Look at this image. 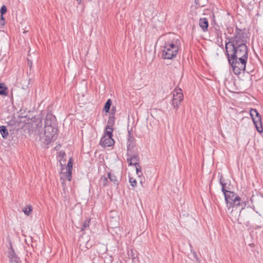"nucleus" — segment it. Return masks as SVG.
Listing matches in <instances>:
<instances>
[{
    "instance_id": "a211bd4d",
    "label": "nucleus",
    "mask_w": 263,
    "mask_h": 263,
    "mask_svg": "<svg viewBox=\"0 0 263 263\" xmlns=\"http://www.w3.org/2000/svg\"><path fill=\"white\" fill-rule=\"evenodd\" d=\"M8 93V89L4 83H0V95L7 96Z\"/></svg>"
},
{
    "instance_id": "7ed1b4c3",
    "label": "nucleus",
    "mask_w": 263,
    "mask_h": 263,
    "mask_svg": "<svg viewBox=\"0 0 263 263\" xmlns=\"http://www.w3.org/2000/svg\"><path fill=\"white\" fill-rule=\"evenodd\" d=\"M227 207L232 208L233 211L238 209L240 212L246 207H251L252 204V198H224Z\"/></svg>"
},
{
    "instance_id": "ddd939ff",
    "label": "nucleus",
    "mask_w": 263,
    "mask_h": 263,
    "mask_svg": "<svg viewBox=\"0 0 263 263\" xmlns=\"http://www.w3.org/2000/svg\"><path fill=\"white\" fill-rule=\"evenodd\" d=\"M114 143L112 137L107 136H103L100 141V144L104 147L111 146Z\"/></svg>"
},
{
    "instance_id": "ea45409f",
    "label": "nucleus",
    "mask_w": 263,
    "mask_h": 263,
    "mask_svg": "<svg viewBox=\"0 0 263 263\" xmlns=\"http://www.w3.org/2000/svg\"><path fill=\"white\" fill-rule=\"evenodd\" d=\"M32 64V62H30V63H29V65H31Z\"/></svg>"
},
{
    "instance_id": "f8f14e48",
    "label": "nucleus",
    "mask_w": 263,
    "mask_h": 263,
    "mask_svg": "<svg viewBox=\"0 0 263 263\" xmlns=\"http://www.w3.org/2000/svg\"><path fill=\"white\" fill-rule=\"evenodd\" d=\"M60 164L61 165V174H62L61 178H64L70 181L71 180V175H72V171L70 170L69 168L65 170L64 168V164H63L62 162L60 161Z\"/></svg>"
},
{
    "instance_id": "f3484780",
    "label": "nucleus",
    "mask_w": 263,
    "mask_h": 263,
    "mask_svg": "<svg viewBox=\"0 0 263 263\" xmlns=\"http://www.w3.org/2000/svg\"><path fill=\"white\" fill-rule=\"evenodd\" d=\"M108 178L109 179L110 182H112L114 185L118 186L119 182L117 177L115 175L111 172L108 173Z\"/></svg>"
},
{
    "instance_id": "39448f33",
    "label": "nucleus",
    "mask_w": 263,
    "mask_h": 263,
    "mask_svg": "<svg viewBox=\"0 0 263 263\" xmlns=\"http://www.w3.org/2000/svg\"><path fill=\"white\" fill-rule=\"evenodd\" d=\"M183 100L182 90L180 88H176L173 91V99L171 104L174 109L177 110L181 102Z\"/></svg>"
},
{
    "instance_id": "f704fd0d",
    "label": "nucleus",
    "mask_w": 263,
    "mask_h": 263,
    "mask_svg": "<svg viewBox=\"0 0 263 263\" xmlns=\"http://www.w3.org/2000/svg\"><path fill=\"white\" fill-rule=\"evenodd\" d=\"M228 32L230 34H231L233 32V28L232 27L227 28Z\"/></svg>"
},
{
    "instance_id": "bb28decb",
    "label": "nucleus",
    "mask_w": 263,
    "mask_h": 263,
    "mask_svg": "<svg viewBox=\"0 0 263 263\" xmlns=\"http://www.w3.org/2000/svg\"><path fill=\"white\" fill-rule=\"evenodd\" d=\"M134 166L136 169L137 174L139 176L142 175V169L140 164L138 162H134Z\"/></svg>"
},
{
    "instance_id": "e433bc0d",
    "label": "nucleus",
    "mask_w": 263,
    "mask_h": 263,
    "mask_svg": "<svg viewBox=\"0 0 263 263\" xmlns=\"http://www.w3.org/2000/svg\"><path fill=\"white\" fill-rule=\"evenodd\" d=\"M221 33L220 32H217V37H218L219 36H221Z\"/></svg>"
},
{
    "instance_id": "412c9836",
    "label": "nucleus",
    "mask_w": 263,
    "mask_h": 263,
    "mask_svg": "<svg viewBox=\"0 0 263 263\" xmlns=\"http://www.w3.org/2000/svg\"><path fill=\"white\" fill-rule=\"evenodd\" d=\"M32 206L30 204H28L26 207L23 208L22 211L25 215L29 216L32 212Z\"/></svg>"
},
{
    "instance_id": "c9c22d12",
    "label": "nucleus",
    "mask_w": 263,
    "mask_h": 263,
    "mask_svg": "<svg viewBox=\"0 0 263 263\" xmlns=\"http://www.w3.org/2000/svg\"><path fill=\"white\" fill-rule=\"evenodd\" d=\"M91 246H92V244L89 243V240L87 241V242L86 243V248L89 249V248H91Z\"/></svg>"
},
{
    "instance_id": "c85d7f7f",
    "label": "nucleus",
    "mask_w": 263,
    "mask_h": 263,
    "mask_svg": "<svg viewBox=\"0 0 263 263\" xmlns=\"http://www.w3.org/2000/svg\"><path fill=\"white\" fill-rule=\"evenodd\" d=\"M64 168L65 170L69 168L70 170L72 171V158H70L68 162V163L67 165L64 167Z\"/></svg>"
},
{
    "instance_id": "aec40b11",
    "label": "nucleus",
    "mask_w": 263,
    "mask_h": 263,
    "mask_svg": "<svg viewBox=\"0 0 263 263\" xmlns=\"http://www.w3.org/2000/svg\"><path fill=\"white\" fill-rule=\"evenodd\" d=\"M0 133L3 138H7L8 132L5 126L2 125L0 126Z\"/></svg>"
},
{
    "instance_id": "f03ea898",
    "label": "nucleus",
    "mask_w": 263,
    "mask_h": 263,
    "mask_svg": "<svg viewBox=\"0 0 263 263\" xmlns=\"http://www.w3.org/2000/svg\"><path fill=\"white\" fill-rule=\"evenodd\" d=\"M179 41L173 39L172 41L165 42L162 46V58L163 59L172 60L175 58L179 50Z\"/></svg>"
},
{
    "instance_id": "c756f323",
    "label": "nucleus",
    "mask_w": 263,
    "mask_h": 263,
    "mask_svg": "<svg viewBox=\"0 0 263 263\" xmlns=\"http://www.w3.org/2000/svg\"><path fill=\"white\" fill-rule=\"evenodd\" d=\"M7 7L5 5H3L1 8V9H0V13L2 15H3L4 14H5L6 12H7Z\"/></svg>"
},
{
    "instance_id": "423d86ee",
    "label": "nucleus",
    "mask_w": 263,
    "mask_h": 263,
    "mask_svg": "<svg viewBox=\"0 0 263 263\" xmlns=\"http://www.w3.org/2000/svg\"><path fill=\"white\" fill-rule=\"evenodd\" d=\"M250 115L257 130L259 132H261L262 130L261 117L259 112L256 109L251 108L250 110Z\"/></svg>"
},
{
    "instance_id": "473e14b6",
    "label": "nucleus",
    "mask_w": 263,
    "mask_h": 263,
    "mask_svg": "<svg viewBox=\"0 0 263 263\" xmlns=\"http://www.w3.org/2000/svg\"><path fill=\"white\" fill-rule=\"evenodd\" d=\"M1 24L2 25H5V18L3 16V15H1Z\"/></svg>"
},
{
    "instance_id": "1a4fd4ad",
    "label": "nucleus",
    "mask_w": 263,
    "mask_h": 263,
    "mask_svg": "<svg viewBox=\"0 0 263 263\" xmlns=\"http://www.w3.org/2000/svg\"><path fill=\"white\" fill-rule=\"evenodd\" d=\"M220 183L221 185V191L223 193L224 197H239L235 193L226 189V184L222 180V177L220 178Z\"/></svg>"
},
{
    "instance_id": "72a5a7b5",
    "label": "nucleus",
    "mask_w": 263,
    "mask_h": 263,
    "mask_svg": "<svg viewBox=\"0 0 263 263\" xmlns=\"http://www.w3.org/2000/svg\"><path fill=\"white\" fill-rule=\"evenodd\" d=\"M191 251L192 253L194 258L197 260H198V257H197V255L196 253L194 250H192V249L191 250Z\"/></svg>"
},
{
    "instance_id": "2eb2a0df",
    "label": "nucleus",
    "mask_w": 263,
    "mask_h": 263,
    "mask_svg": "<svg viewBox=\"0 0 263 263\" xmlns=\"http://www.w3.org/2000/svg\"><path fill=\"white\" fill-rule=\"evenodd\" d=\"M127 161L129 165H134V162L139 161L140 158L138 155H132L129 153V152H127Z\"/></svg>"
},
{
    "instance_id": "20e7f679",
    "label": "nucleus",
    "mask_w": 263,
    "mask_h": 263,
    "mask_svg": "<svg viewBox=\"0 0 263 263\" xmlns=\"http://www.w3.org/2000/svg\"><path fill=\"white\" fill-rule=\"evenodd\" d=\"M248 58V57H244L236 59H228L235 74L238 76L245 71Z\"/></svg>"
},
{
    "instance_id": "b1692460",
    "label": "nucleus",
    "mask_w": 263,
    "mask_h": 263,
    "mask_svg": "<svg viewBox=\"0 0 263 263\" xmlns=\"http://www.w3.org/2000/svg\"><path fill=\"white\" fill-rule=\"evenodd\" d=\"M111 104H112L111 100L110 99H108L105 104L103 110L106 112H108L110 110Z\"/></svg>"
},
{
    "instance_id": "9d476101",
    "label": "nucleus",
    "mask_w": 263,
    "mask_h": 263,
    "mask_svg": "<svg viewBox=\"0 0 263 263\" xmlns=\"http://www.w3.org/2000/svg\"><path fill=\"white\" fill-rule=\"evenodd\" d=\"M220 183L221 185V191L223 193L224 197H239L235 193L226 189V184L222 180V177L220 178Z\"/></svg>"
},
{
    "instance_id": "cd10ccee",
    "label": "nucleus",
    "mask_w": 263,
    "mask_h": 263,
    "mask_svg": "<svg viewBox=\"0 0 263 263\" xmlns=\"http://www.w3.org/2000/svg\"><path fill=\"white\" fill-rule=\"evenodd\" d=\"M90 220H86L84 221L82 227L81 228V231H85L86 229L89 227Z\"/></svg>"
},
{
    "instance_id": "5701e85b",
    "label": "nucleus",
    "mask_w": 263,
    "mask_h": 263,
    "mask_svg": "<svg viewBox=\"0 0 263 263\" xmlns=\"http://www.w3.org/2000/svg\"><path fill=\"white\" fill-rule=\"evenodd\" d=\"M106 131L104 133V135L103 136H107V137H112V132H113V128L112 127H110V126H106Z\"/></svg>"
},
{
    "instance_id": "6ab92c4d",
    "label": "nucleus",
    "mask_w": 263,
    "mask_h": 263,
    "mask_svg": "<svg viewBox=\"0 0 263 263\" xmlns=\"http://www.w3.org/2000/svg\"><path fill=\"white\" fill-rule=\"evenodd\" d=\"M118 220L119 218L118 216H115L112 218H110L108 221L110 225L112 228H116L118 225Z\"/></svg>"
},
{
    "instance_id": "6e6552de",
    "label": "nucleus",
    "mask_w": 263,
    "mask_h": 263,
    "mask_svg": "<svg viewBox=\"0 0 263 263\" xmlns=\"http://www.w3.org/2000/svg\"><path fill=\"white\" fill-rule=\"evenodd\" d=\"M55 121V117L51 113H48L45 119L44 128L56 127Z\"/></svg>"
},
{
    "instance_id": "0eeeda50",
    "label": "nucleus",
    "mask_w": 263,
    "mask_h": 263,
    "mask_svg": "<svg viewBox=\"0 0 263 263\" xmlns=\"http://www.w3.org/2000/svg\"><path fill=\"white\" fill-rule=\"evenodd\" d=\"M58 128L57 127H49L45 128L44 134L46 141L48 143L57 138Z\"/></svg>"
},
{
    "instance_id": "f257e3e1",
    "label": "nucleus",
    "mask_w": 263,
    "mask_h": 263,
    "mask_svg": "<svg viewBox=\"0 0 263 263\" xmlns=\"http://www.w3.org/2000/svg\"><path fill=\"white\" fill-rule=\"evenodd\" d=\"M226 54L228 59L248 57L247 36L243 31L236 26L234 36L226 37Z\"/></svg>"
},
{
    "instance_id": "4be33fe9",
    "label": "nucleus",
    "mask_w": 263,
    "mask_h": 263,
    "mask_svg": "<svg viewBox=\"0 0 263 263\" xmlns=\"http://www.w3.org/2000/svg\"><path fill=\"white\" fill-rule=\"evenodd\" d=\"M99 182L103 186L109 185V182L108 180V177L102 176L100 179Z\"/></svg>"
},
{
    "instance_id": "4c0bfd02",
    "label": "nucleus",
    "mask_w": 263,
    "mask_h": 263,
    "mask_svg": "<svg viewBox=\"0 0 263 263\" xmlns=\"http://www.w3.org/2000/svg\"><path fill=\"white\" fill-rule=\"evenodd\" d=\"M79 4H80L82 3V0H76Z\"/></svg>"
},
{
    "instance_id": "dca6fc26",
    "label": "nucleus",
    "mask_w": 263,
    "mask_h": 263,
    "mask_svg": "<svg viewBox=\"0 0 263 263\" xmlns=\"http://www.w3.org/2000/svg\"><path fill=\"white\" fill-rule=\"evenodd\" d=\"M199 26L203 32H206L208 30L209 22L206 18H200L199 21Z\"/></svg>"
},
{
    "instance_id": "4468645a",
    "label": "nucleus",
    "mask_w": 263,
    "mask_h": 263,
    "mask_svg": "<svg viewBox=\"0 0 263 263\" xmlns=\"http://www.w3.org/2000/svg\"><path fill=\"white\" fill-rule=\"evenodd\" d=\"M132 129L130 130L128 129V137H127V152H129L131 151L133 147H134V143L135 141V139L132 134Z\"/></svg>"
},
{
    "instance_id": "393cba45",
    "label": "nucleus",
    "mask_w": 263,
    "mask_h": 263,
    "mask_svg": "<svg viewBox=\"0 0 263 263\" xmlns=\"http://www.w3.org/2000/svg\"><path fill=\"white\" fill-rule=\"evenodd\" d=\"M195 3L198 7H203L206 5L208 0H195Z\"/></svg>"
},
{
    "instance_id": "a878e982",
    "label": "nucleus",
    "mask_w": 263,
    "mask_h": 263,
    "mask_svg": "<svg viewBox=\"0 0 263 263\" xmlns=\"http://www.w3.org/2000/svg\"><path fill=\"white\" fill-rule=\"evenodd\" d=\"M115 122V117L114 115H110L107 121V125L110 126V127H112V126L114 125Z\"/></svg>"
},
{
    "instance_id": "2f4dec72",
    "label": "nucleus",
    "mask_w": 263,
    "mask_h": 263,
    "mask_svg": "<svg viewBox=\"0 0 263 263\" xmlns=\"http://www.w3.org/2000/svg\"><path fill=\"white\" fill-rule=\"evenodd\" d=\"M116 111V107L115 106H113L111 109V115H110L115 116Z\"/></svg>"
},
{
    "instance_id": "7c9ffc66",
    "label": "nucleus",
    "mask_w": 263,
    "mask_h": 263,
    "mask_svg": "<svg viewBox=\"0 0 263 263\" xmlns=\"http://www.w3.org/2000/svg\"><path fill=\"white\" fill-rule=\"evenodd\" d=\"M129 182L130 183V185L133 187L136 186L137 185V181L135 179L133 178H129Z\"/></svg>"
},
{
    "instance_id": "58836bf2",
    "label": "nucleus",
    "mask_w": 263,
    "mask_h": 263,
    "mask_svg": "<svg viewBox=\"0 0 263 263\" xmlns=\"http://www.w3.org/2000/svg\"><path fill=\"white\" fill-rule=\"evenodd\" d=\"M31 61H30L29 60L28 61V64H29V63H30Z\"/></svg>"
},
{
    "instance_id": "9b49d317",
    "label": "nucleus",
    "mask_w": 263,
    "mask_h": 263,
    "mask_svg": "<svg viewBox=\"0 0 263 263\" xmlns=\"http://www.w3.org/2000/svg\"><path fill=\"white\" fill-rule=\"evenodd\" d=\"M9 250L8 251V257L9 261L11 263H21V261L19 257L16 254L14 249L12 248V245L10 244Z\"/></svg>"
}]
</instances>
